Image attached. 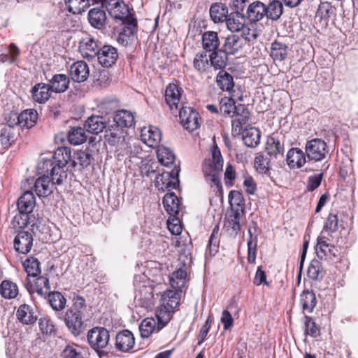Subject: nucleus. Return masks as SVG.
<instances>
[{
	"mask_svg": "<svg viewBox=\"0 0 358 358\" xmlns=\"http://www.w3.org/2000/svg\"><path fill=\"white\" fill-rule=\"evenodd\" d=\"M105 6L113 18L122 21L124 24L125 28L122 34L128 36L133 35L136 30L137 22L125 3L122 0H105Z\"/></svg>",
	"mask_w": 358,
	"mask_h": 358,
	"instance_id": "obj_1",
	"label": "nucleus"
},
{
	"mask_svg": "<svg viewBox=\"0 0 358 358\" xmlns=\"http://www.w3.org/2000/svg\"><path fill=\"white\" fill-rule=\"evenodd\" d=\"M222 167L223 159L222 155L218 148L215 146L212 150L211 157L205 159L203 164V172L206 180L215 185L220 192L222 190L220 179Z\"/></svg>",
	"mask_w": 358,
	"mask_h": 358,
	"instance_id": "obj_2",
	"label": "nucleus"
},
{
	"mask_svg": "<svg viewBox=\"0 0 358 358\" xmlns=\"http://www.w3.org/2000/svg\"><path fill=\"white\" fill-rule=\"evenodd\" d=\"M306 155L310 161L321 162L329 156V148L326 142L320 138L307 141L305 147Z\"/></svg>",
	"mask_w": 358,
	"mask_h": 358,
	"instance_id": "obj_3",
	"label": "nucleus"
},
{
	"mask_svg": "<svg viewBox=\"0 0 358 358\" xmlns=\"http://www.w3.org/2000/svg\"><path fill=\"white\" fill-rule=\"evenodd\" d=\"M136 286L135 300L142 307L148 308L152 304L154 297V285L149 280L138 282L137 277H135Z\"/></svg>",
	"mask_w": 358,
	"mask_h": 358,
	"instance_id": "obj_4",
	"label": "nucleus"
},
{
	"mask_svg": "<svg viewBox=\"0 0 358 358\" xmlns=\"http://www.w3.org/2000/svg\"><path fill=\"white\" fill-rule=\"evenodd\" d=\"M87 341L96 351L105 349L110 341V333L103 327H94L87 333Z\"/></svg>",
	"mask_w": 358,
	"mask_h": 358,
	"instance_id": "obj_5",
	"label": "nucleus"
},
{
	"mask_svg": "<svg viewBox=\"0 0 358 358\" xmlns=\"http://www.w3.org/2000/svg\"><path fill=\"white\" fill-rule=\"evenodd\" d=\"M179 169H175L170 172H163L157 176L155 180L156 187L162 192L176 189L179 184Z\"/></svg>",
	"mask_w": 358,
	"mask_h": 358,
	"instance_id": "obj_6",
	"label": "nucleus"
},
{
	"mask_svg": "<svg viewBox=\"0 0 358 358\" xmlns=\"http://www.w3.org/2000/svg\"><path fill=\"white\" fill-rule=\"evenodd\" d=\"M179 117L186 129L194 131L199 126V115L190 106L182 104L179 111Z\"/></svg>",
	"mask_w": 358,
	"mask_h": 358,
	"instance_id": "obj_7",
	"label": "nucleus"
},
{
	"mask_svg": "<svg viewBox=\"0 0 358 358\" xmlns=\"http://www.w3.org/2000/svg\"><path fill=\"white\" fill-rule=\"evenodd\" d=\"M38 173L41 176L51 177L57 184L62 181V173L59 167L56 165L54 159H43L38 164Z\"/></svg>",
	"mask_w": 358,
	"mask_h": 358,
	"instance_id": "obj_8",
	"label": "nucleus"
},
{
	"mask_svg": "<svg viewBox=\"0 0 358 358\" xmlns=\"http://www.w3.org/2000/svg\"><path fill=\"white\" fill-rule=\"evenodd\" d=\"M64 321L69 331L74 336H78L83 331V313L67 310L64 316Z\"/></svg>",
	"mask_w": 358,
	"mask_h": 358,
	"instance_id": "obj_9",
	"label": "nucleus"
},
{
	"mask_svg": "<svg viewBox=\"0 0 358 358\" xmlns=\"http://www.w3.org/2000/svg\"><path fill=\"white\" fill-rule=\"evenodd\" d=\"M234 116L232 117V132L235 135H238L242 132V126L248 122L250 112L247 107L243 104H238Z\"/></svg>",
	"mask_w": 358,
	"mask_h": 358,
	"instance_id": "obj_10",
	"label": "nucleus"
},
{
	"mask_svg": "<svg viewBox=\"0 0 358 358\" xmlns=\"http://www.w3.org/2000/svg\"><path fill=\"white\" fill-rule=\"evenodd\" d=\"M96 56L101 66L110 67L115 64L118 58V53L115 47L105 45L99 50Z\"/></svg>",
	"mask_w": 358,
	"mask_h": 358,
	"instance_id": "obj_11",
	"label": "nucleus"
},
{
	"mask_svg": "<svg viewBox=\"0 0 358 358\" xmlns=\"http://www.w3.org/2000/svg\"><path fill=\"white\" fill-rule=\"evenodd\" d=\"M135 345L134 336L129 330H123L118 332L115 336V348L122 352H127Z\"/></svg>",
	"mask_w": 358,
	"mask_h": 358,
	"instance_id": "obj_12",
	"label": "nucleus"
},
{
	"mask_svg": "<svg viewBox=\"0 0 358 358\" xmlns=\"http://www.w3.org/2000/svg\"><path fill=\"white\" fill-rule=\"evenodd\" d=\"M331 239H322L317 238L316 253L320 259H332L338 256V250L332 244H330Z\"/></svg>",
	"mask_w": 358,
	"mask_h": 358,
	"instance_id": "obj_13",
	"label": "nucleus"
},
{
	"mask_svg": "<svg viewBox=\"0 0 358 358\" xmlns=\"http://www.w3.org/2000/svg\"><path fill=\"white\" fill-rule=\"evenodd\" d=\"M33 245V237L30 232L20 231L14 239V248L16 251L22 254L30 252Z\"/></svg>",
	"mask_w": 358,
	"mask_h": 358,
	"instance_id": "obj_14",
	"label": "nucleus"
},
{
	"mask_svg": "<svg viewBox=\"0 0 358 358\" xmlns=\"http://www.w3.org/2000/svg\"><path fill=\"white\" fill-rule=\"evenodd\" d=\"M69 73L71 79L78 83L85 81L90 76V69L84 61L74 62L70 67Z\"/></svg>",
	"mask_w": 358,
	"mask_h": 358,
	"instance_id": "obj_15",
	"label": "nucleus"
},
{
	"mask_svg": "<svg viewBox=\"0 0 358 358\" xmlns=\"http://www.w3.org/2000/svg\"><path fill=\"white\" fill-rule=\"evenodd\" d=\"M181 88L174 83L169 84L165 91V100L170 109L178 110L180 103Z\"/></svg>",
	"mask_w": 358,
	"mask_h": 358,
	"instance_id": "obj_16",
	"label": "nucleus"
},
{
	"mask_svg": "<svg viewBox=\"0 0 358 358\" xmlns=\"http://www.w3.org/2000/svg\"><path fill=\"white\" fill-rule=\"evenodd\" d=\"M55 183L56 181L52 178L40 176L34 182V190L39 197H46L52 193Z\"/></svg>",
	"mask_w": 358,
	"mask_h": 358,
	"instance_id": "obj_17",
	"label": "nucleus"
},
{
	"mask_svg": "<svg viewBox=\"0 0 358 358\" xmlns=\"http://www.w3.org/2000/svg\"><path fill=\"white\" fill-rule=\"evenodd\" d=\"M35 196L30 191H26L17 200V208L20 214L24 215L27 220V215L33 211L35 206Z\"/></svg>",
	"mask_w": 358,
	"mask_h": 358,
	"instance_id": "obj_18",
	"label": "nucleus"
},
{
	"mask_svg": "<svg viewBox=\"0 0 358 358\" xmlns=\"http://www.w3.org/2000/svg\"><path fill=\"white\" fill-rule=\"evenodd\" d=\"M141 138L149 147H155L161 141L162 134L157 127L151 126L141 130Z\"/></svg>",
	"mask_w": 358,
	"mask_h": 358,
	"instance_id": "obj_19",
	"label": "nucleus"
},
{
	"mask_svg": "<svg viewBox=\"0 0 358 358\" xmlns=\"http://www.w3.org/2000/svg\"><path fill=\"white\" fill-rule=\"evenodd\" d=\"M257 224L253 222L248 229L250 238L248 241V261L250 264L255 263L256 259L257 246Z\"/></svg>",
	"mask_w": 358,
	"mask_h": 358,
	"instance_id": "obj_20",
	"label": "nucleus"
},
{
	"mask_svg": "<svg viewBox=\"0 0 358 358\" xmlns=\"http://www.w3.org/2000/svg\"><path fill=\"white\" fill-rule=\"evenodd\" d=\"M306 152L298 148H291L287 154V165L292 169L302 167L306 163Z\"/></svg>",
	"mask_w": 358,
	"mask_h": 358,
	"instance_id": "obj_21",
	"label": "nucleus"
},
{
	"mask_svg": "<svg viewBox=\"0 0 358 358\" xmlns=\"http://www.w3.org/2000/svg\"><path fill=\"white\" fill-rule=\"evenodd\" d=\"M15 124L21 127L31 128L36 124L37 120V112L34 110H25L20 114H14L13 120H15Z\"/></svg>",
	"mask_w": 358,
	"mask_h": 358,
	"instance_id": "obj_22",
	"label": "nucleus"
},
{
	"mask_svg": "<svg viewBox=\"0 0 358 358\" xmlns=\"http://www.w3.org/2000/svg\"><path fill=\"white\" fill-rule=\"evenodd\" d=\"M338 216L336 214L329 213L324 222L323 229L318 237L322 238V239H332V234L338 229Z\"/></svg>",
	"mask_w": 358,
	"mask_h": 358,
	"instance_id": "obj_23",
	"label": "nucleus"
},
{
	"mask_svg": "<svg viewBox=\"0 0 358 358\" xmlns=\"http://www.w3.org/2000/svg\"><path fill=\"white\" fill-rule=\"evenodd\" d=\"M69 84V78L66 75L61 73L54 75L48 85L52 92L62 93L67 90Z\"/></svg>",
	"mask_w": 358,
	"mask_h": 358,
	"instance_id": "obj_24",
	"label": "nucleus"
},
{
	"mask_svg": "<svg viewBox=\"0 0 358 358\" xmlns=\"http://www.w3.org/2000/svg\"><path fill=\"white\" fill-rule=\"evenodd\" d=\"M266 5L260 1L250 3L247 10L248 18L250 22H256L266 16Z\"/></svg>",
	"mask_w": 358,
	"mask_h": 358,
	"instance_id": "obj_25",
	"label": "nucleus"
},
{
	"mask_svg": "<svg viewBox=\"0 0 358 358\" xmlns=\"http://www.w3.org/2000/svg\"><path fill=\"white\" fill-rule=\"evenodd\" d=\"M50 92L49 85L43 83H38L31 89L32 98L37 103H44L50 99Z\"/></svg>",
	"mask_w": 358,
	"mask_h": 358,
	"instance_id": "obj_26",
	"label": "nucleus"
},
{
	"mask_svg": "<svg viewBox=\"0 0 358 358\" xmlns=\"http://www.w3.org/2000/svg\"><path fill=\"white\" fill-rule=\"evenodd\" d=\"M113 121L117 127L129 128L134 124L133 113L127 110H118L113 116Z\"/></svg>",
	"mask_w": 358,
	"mask_h": 358,
	"instance_id": "obj_27",
	"label": "nucleus"
},
{
	"mask_svg": "<svg viewBox=\"0 0 358 358\" xmlns=\"http://www.w3.org/2000/svg\"><path fill=\"white\" fill-rule=\"evenodd\" d=\"M162 327L157 323L153 317H147L141 322L139 330L141 336L143 338H148L153 333H157Z\"/></svg>",
	"mask_w": 358,
	"mask_h": 358,
	"instance_id": "obj_28",
	"label": "nucleus"
},
{
	"mask_svg": "<svg viewBox=\"0 0 358 358\" xmlns=\"http://www.w3.org/2000/svg\"><path fill=\"white\" fill-rule=\"evenodd\" d=\"M79 50L85 58H92L98 53V45L92 38H83L79 45Z\"/></svg>",
	"mask_w": 358,
	"mask_h": 358,
	"instance_id": "obj_29",
	"label": "nucleus"
},
{
	"mask_svg": "<svg viewBox=\"0 0 358 358\" xmlns=\"http://www.w3.org/2000/svg\"><path fill=\"white\" fill-rule=\"evenodd\" d=\"M85 127L91 134H98L106 127V122L103 116H91L85 122Z\"/></svg>",
	"mask_w": 358,
	"mask_h": 358,
	"instance_id": "obj_30",
	"label": "nucleus"
},
{
	"mask_svg": "<svg viewBox=\"0 0 358 358\" xmlns=\"http://www.w3.org/2000/svg\"><path fill=\"white\" fill-rule=\"evenodd\" d=\"M245 24V17L239 12L231 13L226 19L227 28L232 32L240 31Z\"/></svg>",
	"mask_w": 358,
	"mask_h": 358,
	"instance_id": "obj_31",
	"label": "nucleus"
},
{
	"mask_svg": "<svg viewBox=\"0 0 358 358\" xmlns=\"http://www.w3.org/2000/svg\"><path fill=\"white\" fill-rule=\"evenodd\" d=\"M163 204L170 215H177L180 210V201L175 193H167L163 198Z\"/></svg>",
	"mask_w": 358,
	"mask_h": 358,
	"instance_id": "obj_32",
	"label": "nucleus"
},
{
	"mask_svg": "<svg viewBox=\"0 0 358 358\" xmlns=\"http://www.w3.org/2000/svg\"><path fill=\"white\" fill-rule=\"evenodd\" d=\"M202 45L204 50L209 52L217 50L220 45V40L217 33L213 31H208L202 36Z\"/></svg>",
	"mask_w": 358,
	"mask_h": 358,
	"instance_id": "obj_33",
	"label": "nucleus"
},
{
	"mask_svg": "<svg viewBox=\"0 0 358 358\" xmlns=\"http://www.w3.org/2000/svg\"><path fill=\"white\" fill-rule=\"evenodd\" d=\"M187 272L186 268H179L170 276V284L173 289L180 292L185 287L187 281Z\"/></svg>",
	"mask_w": 358,
	"mask_h": 358,
	"instance_id": "obj_34",
	"label": "nucleus"
},
{
	"mask_svg": "<svg viewBox=\"0 0 358 358\" xmlns=\"http://www.w3.org/2000/svg\"><path fill=\"white\" fill-rule=\"evenodd\" d=\"M88 20L90 24L96 29H102L106 24V13L99 8H92L89 11Z\"/></svg>",
	"mask_w": 358,
	"mask_h": 358,
	"instance_id": "obj_35",
	"label": "nucleus"
},
{
	"mask_svg": "<svg viewBox=\"0 0 358 358\" xmlns=\"http://www.w3.org/2000/svg\"><path fill=\"white\" fill-rule=\"evenodd\" d=\"M287 54L288 47L285 43L277 41L271 43L270 55L274 61L282 62L285 60Z\"/></svg>",
	"mask_w": 358,
	"mask_h": 358,
	"instance_id": "obj_36",
	"label": "nucleus"
},
{
	"mask_svg": "<svg viewBox=\"0 0 358 358\" xmlns=\"http://www.w3.org/2000/svg\"><path fill=\"white\" fill-rule=\"evenodd\" d=\"M180 294L178 289L166 290L162 296V304L173 310L180 303Z\"/></svg>",
	"mask_w": 358,
	"mask_h": 358,
	"instance_id": "obj_37",
	"label": "nucleus"
},
{
	"mask_svg": "<svg viewBox=\"0 0 358 358\" xmlns=\"http://www.w3.org/2000/svg\"><path fill=\"white\" fill-rule=\"evenodd\" d=\"M209 61H210V65L213 66L215 69L221 70L226 67L228 61V57L226 54V52L220 49L212 52V54L209 56Z\"/></svg>",
	"mask_w": 358,
	"mask_h": 358,
	"instance_id": "obj_38",
	"label": "nucleus"
},
{
	"mask_svg": "<svg viewBox=\"0 0 358 358\" xmlns=\"http://www.w3.org/2000/svg\"><path fill=\"white\" fill-rule=\"evenodd\" d=\"M243 140L245 145L248 147L255 148L260 142V131L255 128L251 127L250 129L242 130Z\"/></svg>",
	"mask_w": 358,
	"mask_h": 358,
	"instance_id": "obj_39",
	"label": "nucleus"
},
{
	"mask_svg": "<svg viewBox=\"0 0 358 358\" xmlns=\"http://www.w3.org/2000/svg\"><path fill=\"white\" fill-rule=\"evenodd\" d=\"M18 292L17 285L10 280H4L0 284V294L4 299H15Z\"/></svg>",
	"mask_w": 358,
	"mask_h": 358,
	"instance_id": "obj_40",
	"label": "nucleus"
},
{
	"mask_svg": "<svg viewBox=\"0 0 358 358\" xmlns=\"http://www.w3.org/2000/svg\"><path fill=\"white\" fill-rule=\"evenodd\" d=\"M300 303L303 310L310 313L317 304L316 296L313 292L304 290L300 296Z\"/></svg>",
	"mask_w": 358,
	"mask_h": 358,
	"instance_id": "obj_41",
	"label": "nucleus"
},
{
	"mask_svg": "<svg viewBox=\"0 0 358 358\" xmlns=\"http://www.w3.org/2000/svg\"><path fill=\"white\" fill-rule=\"evenodd\" d=\"M17 318L23 324H31L35 322L36 317L29 306L27 304L21 305L16 313Z\"/></svg>",
	"mask_w": 358,
	"mask_h": 358,
	"instance_id": "obj_42",
	"label": "nucleus"
},
{
	"mask_svg": "<svg viewBox=\"0 0 358 358\" xmlns=\"http://www.w3.org/2000/svg\"><path fill=\"white\" fill-rule=\"evenodd\" d=\"M307 274L313 280H322L325 274L322 262L318 259H313L308 268Z\"/></svg>",
	"mask_w": 358,
	"mask_h": 358,
	"instance_id": "obj_43",
	"label": "nucleus"
},
{
	"mask_svg": "<svg viewBox=\"0 0 358 358\" xmlns=\"http://www.w3.org/2000/svg\"><path fill=\"white\" fill-rule=\"evenodd\" d=\"M243 42L240 38L236 35H231L226 38L223 50L226 54L234 55L242 47Z\"/></svg>",
	"mask_w": 358,
	"mask_h": 358,
	"instance_id": "obj_44",
	"label": "nucleus"
},
{
	"mask_svg": "<svg viewBox=\"0 0 358 358\" xmlns=\"http://www.w3.org/2000/svg\"><path fill=\"white\" fill-rule=\"evenodd\" d=\"M174 245L177 248L179 254V260L182 262L183 264H189L191 262L189 246L185 243L182 238H176Z\"/></svg>",
	"mask_w": 358,
	"mask_h": 358,
	"instance_id": "obj_45",
	"label": "nucleus"
},
{
	"mask_svg": "<svg viewBox=\"0 0 358 358\" xmlns=\"http://www.w3.org/2000/svg\"><path fill=\"white\" fill-rule=\"evenodd\" d=\"M228 8L222 3H216L211 6L210 15L215 22H222L227 18Z\"/></svg>",
	"mask_w": 358,
	"mask_h": 358,
	"instance_id": "obj_46",
	"label": "nucleus"
},
{
	"mask_svg": "<svg viewBox=\"0 0 358 358\" xmlns=\"http://www.w3.org/2000/svg\"><path fill=\"white\" fill-rule=\"evenodd\" d=\"M50 291V285L47 278L39 276L36 278L31 292H36L41 297H46Z\"/></svg>",
	"mask_w": 358,
	"mask_h": 358,
	"instance_id": "obj_47",
	"label": "nucleus"
},
{
	"mask_svg": "<svg viewBox=\"0 0 358 358\" xmlns=\"http://www.w3.org/2000/svg\"><path fill=\"white\" fill-rule=\"evenodd\" d=\"M266 151L269 156L277 157L283 154L284 145L275 136H271L267 140Z\"/></svg>",
	"mask_w": 358,
	"mask_h": 358,
	"instance_id": "obj_48",
	"label": "nucleus"
},
{
	"mask_svg": "<svg viewBox=\"0 0 358 358\" xmlns=\"http://www.w3.org/2000/svg\"><path fill=\"white\" fill-rule=\"evenodd\" d=\"M48 297V302L53 310L57 311L62 310L66 303V299L59 292H49L47 294Z\"/></svg>",
	"mask_w": 358,
	"mask_h": 358,
	"instance_id": "obj_49",
	"label": "nucleus"
},
{
	"mask_svg": "<svg viewBox=\"0 0 358 358\" xmlns=\"http://www.w3.org/2000/svg\"><path fill=\"white\" fill-rule=\"evenodd\" d=\"M237 106L234 100L231 97H223L220 101V113L223 116L234 117L236 113Z\"/></svg>",
	"mask_w": 358,
	"mask_h": 358,
	"instance_id": "obj_50",
	"label": "nucleus"
},
{
	"mask_svg": "<svg viewBox=\"0 0 358 358\" xmlns=\"http://www.w3.org/2000/svg\"><path fill=\"white\" fill-rule=\"evenodd\" d=\"M193 66L199 73H203L210 68L209 57L206 52L201 51L195 55L193 59Z\"/></svg>",
	"mask_w": 358,
	"mask_h": 358,
	"instance_id": "obj_51",
	"label": "nucleus"
},
{
	"mask_svg": "<svg viewBox=\"0 0 358 358\" xmlns=\"http://www.w3.org/2000/svg\"><path fill=\"white\" fill-rule=\"evenodd\" d=\"M266 16L272 20H278L283 13L282 3L277 0L271 1L268 6H266Z\"/></svg>",
	"mask_w": 358,
	"mask_h": 358,
	"instance_id": "obj_52",
	"label": "nucleus"
},
{
	"mask_svg": "<svg viewBox=\"0 0 358 358\" xmlns=\"http://www.w3.org/2000/svg\"><path fill=\"white\" fill-rule=\"evenodd\" d=\"M216 81L217 85L223 91L230 92L234 86L233 77L226 71H220Z\"/></svg>",
	"mask_w": 358,
	"mask_h": 358,
	"instance_id": "obj_53",
	"label": "nucleus"
},
{
	"mask_svg": "<svg viewBox=\"0 0 358 358\" xmlns=\"http://www.w3.org/2000/svg\"><path fill=\"white\" fill-rule=\"evenodd\" d=\"M159 162L164 166H169L175 161V155L173 152L164 146H159L157 150Z\"/></svg>",
	"mask_w": 358,
	"mask_h": 358,
	"instance_id": "obj_54",
	"label": "nucleus"
},
{
	"mask_svg": "<svg viewBox=\"0 0 358 358\" xmlns=\"http://www.w3.org/2000/svg\"><path fill=\"white\" fill-rule=\"evenodd\" d=\"M87 139L85 129L82 127H73L68 134V140L71 144L80 145Z\"/></svg>",
	"mask_w": 358,
	"mask_h": 358,
	"instance_id": "obj_55",
	"label": "nucleus"
},
{
	"mask_svg": "<svg viewBox=\"0 0 358 358\" xmlns=\"http://www.w3.org/2000/svg\"><path fill=\"white\" fill-rule=\"evenodd\" d=\"M53 159L60 171L71 159V152L66 148H59L55 152Z\"/></svg>",
	"mask_w": 358,
	"mask_h": 358,
	"instance_id": "obj_56",
	"label": "nucleus"
},
{
	"mask_svg": "<svg viewBox=\"0 0 358 358\" xmlns=\"http://www.w3.org/2000/svg\"><path fill=\"white\" fill-rule=\"evenodd\" d=\"M65 3L73 14H80L90 6V0H65Z\"/></svg>",
	"mask_w": 358,
	"mask_h": 358,
	"instance_id": "obj_57",
	"label": "nucleus"
},
{
	"mask_svg": "<svg viewBox=\"0 0 358 358\" xmlns=\"http://www.w3.org/2000/svg\"><path fill=\"white\" fill-rule=\"evenodd\" d=\"M23 267L28 276L36 277L41 273L40 262L34 257L27 259L23 262Z\"/></svg>",
	"mask_w": 358,
	"mask_h": 358,
	"instance_id": "obj_58",
	"label": "nucleus"
},
{
	"mask_svg": "<svg viewBox=\"0 0 358 358\" xmlns=\"http://www.w3.org/2000/svg\"><path fill=\"white\" fill-rule=\"evenodd\" d=\"M172 309L166 307L161 304V306L156 310V317L157 323L162 327V329L169 323L171 318Z\"/></svg>",
	"mask_w": 358,
	"mask_h": 358,
	"instance_id": "obj_59",
	"label": "nucleus"
},
{
	"mask_svg": "<svg viewBox=\"0 0 358 358\" xmlns=\"http://www.w3.org/2000/svg\"><path fill=\"white\" fill-rule=\"evenodd\" d=\"M256 170L262 174H268L270 171V160L267 157L258 154L255 158Z\"/></svg>",
	"mask_w": 358,
	"mask_h": 358,
	"instance_id": "obj_60",
	"label": "nucleus"
},
{
	"mask_svg": "<svg viewBox=\"0 0 358 358\" xmlns=\"http://www.w3.org/2000/svg\"><path fill=\"white\" fill-rule=\"evenodd\" d=\"M38 327L41 332L44 335H51L55 332V324L48 316H43L39 319Z\"/></svg>",
	"mask_w": 358,
	"mask_h": 358,
	"instance_id": "obj_61",
	"label": "nucleus"
},
{
	"mask_svg": "<svg viewBox=\"0 0 358 358\" xmlns=\"http://www.w3.org/2000/svg\"><path fill=\"white\" fill-rule=\"evenodd\" d=\"M13 126V124H9L8 127H4L1 130L0 142L3 148H8L12 142L14 141V136L11 129Z\"/></svg>",
	"mask_w": 358,
	"mask_h": 358,
	"instance_id": "obj_62",
	"label": "nucleus"
},
{
	"mask_svg": "<svg viewBox=\"0 0 358 358\" xmlns=\"http://www.w3.org/2000/svg\"><path fill=\"white\" fill-rule=\"evenodd\" d=\"M305 332L312 337H317L320 335V327L309 316L304 317Z\"/></svg>",
	"mask_w": 358,
	"mask_h": 358,
	"instance_id": "obj_63",
	"label": "nucleus"
},
{
	"mask_svg": "<svg viewBox=\"0 0 358 358\" xmlns=\"http://www.w3.org/2000/svg\"><path fill=\"white\" fill-rule=\"evenodd\" d=\"M79 347L74 344L67 345L62 352L63 358H83Z\"/></svg>",
	"mask_w": 358,
	"mask_h": 358,
	"instance_id": "obj_64",
	"label": "nucleus"
}]
</instances>
